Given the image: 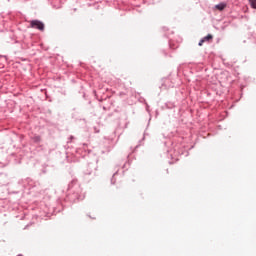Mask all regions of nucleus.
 Segmentation results:
<instances>
[{"label": "nucleus", "mask_w": 256, "mask_h": 256, "mask_svg": "<svg viewBox=\"0 0 256 256\" xmlns=\"http://www.w3.org/2000/svg\"><path fill=\"white\" fill-rule=\"evenodd\" d=\"M115 175H117V172L114 173V175H113V177H112V179H111V184H112V185H115Z\"/></svg>", "instance_id": "nucleus-7"}, {"label": "nucleus", "mask_w": 256, "mask_h": 256, "mask_svg": "<svg viewBox=\"0 0 256 256\" xmlns=\"http://www.w3.org/2000/svg\"><path fill=\"white\" fill-rule=\"evenodd\" d=\"M31 29H38V31H45V24L40 20L30 21Z\"/></svg>", "instance_id": "nucleus-2"}, {"label": "nucleus", "mask_w": 256, "mask_h": 256, "mask_svg": "<svg viewBox=\"0 0 256 256\" xmlns=\"http://www.w3.org/2000/svg\"><path fill=\"white\" fill-rule=\"evenodd\" d=\"M73 139H75V137H73V136H70V141H73Z\"/></svg>", "instance_id": "nucleus-11"}, {"label": "nucleus", "mask_w": 256, "mask_h": 256, "mask_svg": "<svg viewBox=\"0 0 256 256\" xmlns=\"http://www.w3.org/2000/svg\"><path fill=\"white\" fill-rule=\"evenodd\" d=\"M32 141H33L34 143H41V136H39V135H34V136L32 137Z\"/></svg>", "instance_id": "nucleus-4"}, {"label": "nucleus", "mask_w": 256, "mask_h": 256, "mask_svg": "<svg viewBox=\"0 0 256 256\" xmlns=\"http://www.w3.org/2000/svg\"><path fill=\"white\" fill-rule=\"evenodd\" d=\"M225 7H227V3L225 2H221L215 6V8L218 9V11H223Z\"/></svg>", "instance_id": "nucleus-3"}, {"label": "nucleus", "mask_w": 256, "mask_h": 256, "mask_svg": "<svg viewBox=\"0 0 256 256\" xmlns=\"http://www.w3.org/2000/svg\"><path fill=\"white\" fill-rule=\"evenodd\" d=\"M69 191H72V193H69L67 195L68 201L71 203H77V201H83L85 199V194H83V190L81 189V186L77 184V180H73L69 186Z\"/></svg>", "instance_id": "nucleus-1"}, {"label": "nucleus", "mask_w": 256, "mask_h": 256, "mask_svg": "<svg viewBox=\"0 0 256 256\" xmlns=\"http://www.w3.org/2000/svg\"><path fill=\"white\" fill-rule=\"evenodd\" d=\"M202 39L204 40V42L205 41H211L213 39V35L208 34L207 36L203 37Z\"/></svg>", "instance_id": "nucleus-5"}, {"label": "nucleus", "mask_w": 256, "mask_h": 256, "mask_svg": "<svg viewBox=\"0 0 256 256\" xmlns=\"http://www.w3.org/2000/svg\"><path fill=\"white\" fill-rule=\"evenodd\" d=\"M252 9H256V0H249Z\"/></svg>", "instance_id": "nucleus-6"}, {"label": "nucleus", "mask_w": 256, "mask_h": 256, "mask_svg": "<svg viewBox=\"0 0 256 256\" xmlns=\"http://www.w3.org/2000/svg\"><path fill=\"white\" fill-rule=\"evenodd\" d=\"M93 172H85V175H91Z\"/></svg>", "instance_id": "nucleus-10"}, {"label": "nucleus", "mask_w": 256, "mask_h": 256, "mask_svg": "<svg viewBox=\"0 0 256 256\" xmlns=\"http://www.w3.org/2000/svg\"><path fill=\"white\" fill-rule=\"evenodd\" d=\"M5 68V64H0V69H4Z\"/></svg>", "instance_id": "nucleus-9"}, {"label": "nucleus", "mask_w": 256, "mask_h": 256, "mask_svg": "<svg viewBox=\"0 0 256 256\" xmlns=\"http://www.w3.org/2000/svg\"><path fill=\"white\" fill-rule=\"evenodd\" d=\"M123 169H125V164L123 165Z\"/></svg>", "instance_id": "nucleus-12"}, {"label": "nucleus", "mask_w": 256, "mask_h": 256, "mask_svg": "<svg viewBox=\"0 0 256 256\" xmlns=\"http://www.w3.org/2000/svg\"><path fill=\"white\" fill-rule=\"evenodd\" d=\"M203 43H205V40L202 38V39L199 41V43H198L199 47H201V46L203 45Z\"/></svg>", "instance_id": "nucleus-8"}]
</instances>
